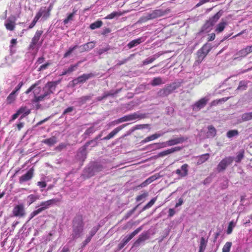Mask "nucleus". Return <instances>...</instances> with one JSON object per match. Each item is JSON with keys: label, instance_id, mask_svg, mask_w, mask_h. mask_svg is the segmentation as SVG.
Returning <instances> with one entry per match:
<instances>
[{"label": "nucleus", "instance_id": "ddd939ff", "mask_svg": "<svg viewBox=\"0 0 252 252\" xmlns=\"http://www.w3.org/2000/svg\"><path fill=\"white\" fill-rule=\"evenodd\" d=\"M181 149H182V148L181 147H175L174 148H172L171 149H169L166 150L165 151H163L162 152L159 153L156 156H155V157L156 158L163 157L167 156L170 154H172L174 152L179 151Z\"/></svg>", "mask_w": 252, "mask_h": 252}, {"label": "nucleus", "instance_id": "5701e85b", "mask_svg": "<svg viewBox=\"0 0 252 252\" xmlns=\"http://www.w3.org/2000/svg\"><path fill=\"white\" fill-rule=\"evenodd\" d=\"M141 229V227L137 228L131 234L126 235L124 238H123L122 241H123L125 244H126L133 237L137 234Z\"/></svg>", "mask_w": 252, "mask_h": 252}, {"label": "nucleus", "instance_id": "39448f33", "mask_svg": "<svg viewBox=\"0 0 252 252\" xmlns=\"http://www.w3.org/2000/svg\"><path fill=\"white\" fill-rule=\"evenodd\" d=\"M211 48V45L206 43L198 50L197 52V58L194 62V65H197L200 64L210 52Z\"/></svg>", "mask_w": 252, "mask_h": 252}, {"label": "nucleus", "instance_id": "473e14b6", "mask_svg": "<svg viewBox=\"0 0 252 252\" xmlns=\"http://www.w3.org/2000/svg\"><path fill=\"white\" fill-rule=\"evenodd\" d=\"M18 111H20V114L21 115L20 117V120L27 116L30 113V110L28 109L26 107H21Z\"/></svg>", "mask_w": 252, "mask_h": 252}, {"label": "nucleus", "instance_id": "f3484780", "mask_svg": "<svg viewBox=\"0 0 252 252\" xmlns=\"http://www.w3.org/2000/svg\"><path fill=\"white\" fill-rule=\"evenodd\" d=\"M42 33V31H37L36 32L34 36L32 39V42H31L29 46V48L30 49L33 50L34 48L35 45L37 44Z\"/></svg>", "mask_w": 252, "mask_h": 252}, {"label": "nucleus", "instance_id": "423d86ee", "mask_svg": "<svg viewBox=\"0 0 252 252\" xmlns=\"http://www.w3.org/2000/svg\"><path fill=\"white\" fill-rule=\"evenodd\" d=\"M165 11L161 9H156L150 13H148L146 15L142 16L140 18V21L141 22H145L149 20L154 19L161 16H162L165 14Z\"/></svg>", "mask_w": 252, "mask_h": 252}, {"label": "nucleus", "instance_id": "de8ad7c7", "mask_svg": "<svg viewBox=\"0 0 252 252\" xmlns=\"http://www.w3.org/2000/svg\"><path fill=\"white\" fill-rule=\"evenodd\" d=\"M247 88V83L245 81H241L240 82L239 86L237 89L238 90L244 91Z\"/></svg>", "mask_w": 252, "mask_h": 252}, {"label": "nucleus", "instance_id": "aec40b11", "mask_svg": "<svg viewBox=\"0 0 252 252\" xmlns=\"http://www.w3.org/2000/svg\"><path fill=\"white\" fill-rule=\"evenodd\" d=\"M189 165L187 164H183L181 169H178L175 171V173L180 177L183 178L187 176L188 174Z\"/></svg>", "mask_w": 252, "mask_h": 252}, {"label": "nucleus", "instance_id": "2eb2a0df", "mask_svg": "<svg viewBox=\"0 0 252 252\" xmlns=\"http://www.w3.org/2000/svg\"><path fill=\"white\" fill-rule=\"evenodd\" d=\"M16 18L14 16L9 17L5 21V26L6 29L9 31L14 30L15 27V21Z\"/></svg>", "mask_w": 252, "mask_h": 252}, {"label": "nucleus", "instance_id": "e433bc0d", "mask_svg": "<svg viewBox=\"0 0 252 252\" xmlns=\"http://www.w3.org/2000/svg\"><path fill=\"white\" fill-rule=\"evenodd\" d=\"M42 16V14L40 13H37L35 16L34 17L33 21L31 23V24L30 25L29 27V29H32L36 24L38 20L39 19V18Z\"/></svg>", "mask_w": 252, "mask_h": 252}, {"label": "nucleus", "instance_id": "680f3d73", "mask_svg": "<svg viewBox=\"0 0 252 252\" xmlns=\"http://www.w3.org/2000/svg\"><path fill=\"white\" fill-rule=\"evenodd\" d=\"M160 177H161V176L159 175V173H157L154 174V175L148 178V179L150 180V182L152 183L155 180L159 179Z\"/></svg>", "mask_w": 252, "mask_h": 252}, {"label": "nucleus", "instance_id": "f704fd0d", "mask_svg": "<svg viewBox=\"0 0 252 252\" xmlns=\"http://www.w3.org/2000/svg\"><path fill=\"white\" fill-rule=\"evenodd\" d=\"M102 25L103 22L101 20H97L95 22L92 23L90 26V28L91 30H95L96 29L99 28L102 26Z\"/></svg>", "mask_w": 252, "mask_h": 252}, {"label": "nucleus", "instance_id": "774afa93", "mask_svg": "<svg viewBox=\"0 0 252 252\" xmlns=\"http://www.w3.org/2000/svg\"><path fill=\"white\" fill-rule=\"evenodd\" d=\"M23 85V82H20L12 92H14L16 94L18 91L20 90V89L21 88Z\"/></svg>", "mask_w": 252, "mask_h": 252}, {"label": "nucleus", "instance_id": "7ed1b4c3", "mask_svg": "<svg viewBox=\"0 0 252 252\" xmlns=\"http://www.w3.org/2000/svg\"><path fill=\"white\" fill-rule=\"evenodd\" d=\"M59 201V200L58 199L53 198L46 201H43L41 202L40 204V207L37 209V210L33 211L30 214L29 220H32L33 217H34L36 215L41 213L42 211L50 208L52 205L55 204Z\"/></svg>", "mask_w": 252, "mask_h": 252}, {"label": "nucleus", "instance_id": "20e7f679", "mask_svg": "<svg viewBox=\"0 0 252 252\" xmlns=\"http://www.w3.org/2000/svg\"><path fill=\"white\" fill-rule=\"evenodd\" d=\"M221 10L219 11L214 16L210 18L202 26L200 32L207 33L212 29L215 23L218 21L222 14Z\"/></svg>", "mask_w": 252, "mask_h": 252}, {"label": "nucleus", "instance_id": "412c9836", "mask_svg": "<svg viewBox=\"0 0 252 252\" xmlns=\"http://www.w3.org/2000/svg\"><path fill=\"white\" fill-rule=\"evenodd\" d=\"M127 125V124H124L115 128L109 134L104 137L102 140H107L112 138L117 133H118L121 130L126 126Z\"/></svg>", "mask_w": 252, "mask_h": 252}, {"label": "nucleus", "instance_id": "9d476101", "mask_svg": "<svg viewBox=\"0 0 252 252\" xmlns=\"http://www.w3.org/2000/svg\"><path fill=\"white\" fill-rule=\"evenodd\" d=\"M94 76L92 73L89 74H83V75L78 77L72 80L73 85H76L80 83H83L87 80L93 77Z\"/></svg>", "mask_w": 252, "mask_h": 252}, {"label": "nucleus", "instance_id": "6e6552de", "mask_svg": "<svg viewBox=\"0 0 252 252\" xmlns=\"http://www.w3.org/2000/svg\"><path fill=\"white\" fill-rule=\"evenodd\" d=\"M234 160V157H227L222 159L217 166V169L219 172L223 171L226 169L227 167L231 165Z\"/></svg>", "mask_w": 252, "mask_h": 252}, {"label": "nucleus", "instance_id": "69168bd1", "mask_svg": "<svg viewBox=\"0 0 252 252\" xmlns=\"http://www.w3.org/2000/svg\"><path fill=\"white\" fill-rule=\"evenodd\" d=\"M150 183H151V182H150V180L148 178L144 182H143L142 183H141L139 185V187H140L141 188L145 187L148 185L150 184Z\"/></svg>", "mask_w": 252, "mask_h": 252}, {"label": "nucleus", "instance_id": "6ab92c4d", "mask_svg": "<svg viewBox=\"0 0 252 252\" xmlns=\"http://www.w3.org/2000/svg\"><path fill=\"white\" fill-rule=\"evenodd\" d=\"M188 139L187 137L184 136H180L179 137L174 138L168 140V146H172L179 144L183 143Z\"/></svg>", "mask_w": 252, "mask_h": 252}, {"label": "nucleus", "instance_id": "ea45409f", "mask_svg": "<svg viewBox=\"0 0 252 252\" xmlns=\"http://www.w3.org/2000/svg\"><path fill=\"white\" fill-rule=\"evenodd\" d=\"M158 57V55H155L153 57L147 58L143 62V65H146L153 63L157 58Z\"/></svg>", "mask_w": 252, "mask_h": 252}, {"label": "nucleus", "instance_id": "0e129e2a", "mask_svg": "<svg viewBox=\"0 0 252 252\" xmlns=\"http://www.w3.org/2000/svg\"><path fill=\"white\" fill-rule=\"evenodd\" d=\"M74 110V107L72 106L69 107L65 109L63 113V115H65L66 114L72 112Z\"/></svg>", "mask_w": 252, "mask_h": 252}, {"label": "nucleus", "instance_id": "a878e982", "mask_svg": "<svg viewBox=\"0 0 252 252\" xmlns=\"http://www.w3.org/2000/svg\"><path fill=\"white\" fill-rule=\"evenodd\" d=\"M42 142L48 146H51L57 142V138L55 136H52L49 138L44 139Z\"/></svg>", "mask_w": 252, "mask_h": 252}, {"label": "nucleus", "instance_id": "3c124183", "mask_svg": "<svg viewBox=\"0 0 252 252\" xmlns=\"http://www.w3.org/2000/svg\"><path fill=\"white\" fill-rule=\"evenodd\" d=\"M232 246V243L230 242H226L222 248V252H229Z\"/></svg>", "mask_w": 252, "mask_h": 252}, {"label": "nucleus", "instance_id": "052dcab7", "mask_svg": "<svg viewBox=\"0 0 252 252\" xmlns=\"http://www.w3.org/2000/svg\"><path fill=\"white\" fill-rule=\"evenodd\" d=\"M120 91V90H118L116 91L111 90L109 92L105 93V94L106 95H107V97L108 96H114V95L117 94Z\"/></svg>", "mask_w": 252, "mask_h": 252}, {"label": "nucleus", "instance_id": "6e6d98bb", "mask_svg": "<svg viewBox=\"0 0 252 252\" xmlns=\"http://www.w3.org/2000/svg\"><path fill=\"white\" fill-rule=\"evenodd\" d=\"M97 130L96 128L94 127V126H92L89 128H88L85 132L84 134L87 135H89L94 132Z\"/></svg>", "mask_w": 252, "mask_h": 252}, {"label": "nucleus", "instance_id": "49530a36", "mask_svg": "<svg viewBox=\"0 0 252 252\" xmlns=\"http://www.w3.org/2000/svg\"><path fill=\"white\" fill-rule=\"evenodd\" d=\"M148 192H144V193L137 196L136 198V200L137 202L141 201L142 202H143L145 201L146 197L148 196Z\"/></svg>", "mask_w": 252, "mask_h": 252}, {"label": "nucleus", "instance_id": "79ce46f5", "mask_svg": "<svg viewBox=\"0 0 252 252\" xmlns=\"http://www.w3.org/2000/svg\"><path fill=\"white\" fill-rule=\"evenodd\" d=\"M79 46L77 45H76L73 47H69L68 50L63 55V58H66L68 57L73 52L74 50H75Z\"/></svg>", "mask_w": 252, "mask_h": 252}, {"label": "nucleus", "instance_id": "338daca9", "mask_svg": "<svg viewBox=\"0 0 252 252\" xmlns=\"http://www.w3.org/2000/svg\"><path fill=\"white\" fill-rule=\"evenodd\" d=\"M92 238L90 236H87L85 241L82 243V247H85L91 240Z\"/></svg>", "mask_w": 252, "mask_h": 252}, {"label": "nucleus", "instance_id": "a18cd8bd", "mask_svg": "<svg viewBox=\"0 0 252 252\" xmlns=\"http://www.w3.org/2000/svg\"><path fill=\"white\" fill-rule=\"evenodd\" d=\"M15 94H16L13 92H12L9 94V95L8 96L6 99V101L8 103L10 104L14 101L16 97Z\"/></svg>", "mask_w": 252, "mask_h": 252}, {"label": "nucleus", "instance_id": "7c9ffc66", "mask_svg": "<svg viewBox=\"0 0 252 252\" xmlns=\"http://www.w3.org/2000/svg\"><path fill=\"white\" fill-rule=\"evenodd\" d=\"M209 156L210 155L209 154H205L199 156L197 161V164L198 165L202 164L203 163H204V162L208 160V159L209 158Z\"/></svg>", "mask_w": 252, "mask_h": 252}, {"label": "nucleus", "instance_id": "a211bd4d", "mask_svg": "<svg viewBox=\"0 0 252 252\" xmlns=\"http://www.w3.org/2000/svg\"><path fill=\"white\" fill-rule=\"evenodd\" d=\"M149 235L148 232H143L141 233L138 237L137 240L134 243L133 247H138L140 244L144 243V242L149 239Z\"/></svg>", "mask_w": 252, "mask_h": 252}, {"label": "nucleus", "instance_id": "5fc2aeb1", "mask_svg": "<svg viewBox=\"0 0 252 252\" xmlns=\"http://www.w3.org/2000/svg\"><path fill=\"white\" fill-rule=\"evenodd\" d=\"M99 228V225L93 227L90 232V234H89V236L92 238L95 234V233L97 232V231L98 230Z\"/></svg>", "mask_w": 252, "mask_h": 252}, {"label": "nucleus", "instance_id": "0eeeda50", "mask_svg": "<svg viewBox=\"0 0 252 252\" xmlns=\"http://www.w3.org/2000/svg\"><path fill=\"white\" fill-rule=\"evenodd\" d=\"M179 83H173L169 86L160 90L158 92V95L160 96H166L171 94L174 90L179 88Z\"/></svg>", "mask_w": 252, "mask_h": 252}, {"label": "nucleus", "instance_id": "864d4df0", "mask_svg": "<svg viewBox=\"0 0 252 252\" xmlns=\"http://www.w3.org/2000/svg\"><path fill=\"white\" fill-rule=\"evenodd\" d=\"M81 63V62H79L77 63L74 65H72L70 66L68 68L66 69L67 72L68 73H70L74 71H75L77 68L78 67L79 63Z\"/></svg>", "mask_w": 252, "mask_h": 252}, {"label": "nucleus", "instance_id": "13d9d810", "mask_svg": "<svg viewBox=\"0 0 252 252\" xmlns=\"http://www.w3.org/2000/svg\"><path fill=\"white\" fill-rule=\"evenodd\" d=\"M167 143H168V141H167L166 142H161V143H155L154 145L157 146V149H160V148H165V147L168 146V144Z\"/></svg>", "mask_w": 252, "mask_h": 252}, {"label": "nucleus", "instance_id": "58836bf2", "mask_svg": "<svg viewBox=\"0 0 252 252\" xmlns=\"http://www.w3.org/2000/svg\"><path fill=\"white\" fill-rule=\"evenodd\" d=\"M241 119L243 121H248L252 119V111L251 112L245 113L241 115Z\"/></svg>", "mask_w": 252, "mask_h": 252}, {"label": "nucleus", "instance_id": "f8f14e48", "mask_svg": "<svg viewBox=\"0 0 252 252\" xmlns=\"http://www.w3.org/2000/svg\"><path fill=\"white\" fill-rule=\"evenodd\" d=\"M209 99L206 97L202 98L199 100L195 102L192 106L193 110L195 111L200 110L201 109L205 107Z\"/></svg>", "mask_w": 252, "mask_h": 252}, {"label": "nucleus", "instance_id": "c9c22d12", "mask_svg": "<svg viewBox=\"0 0 252 252\" xmlns=\"http://www.w3.org/2000/svg\"><path fill=\"white\" fill-rule=\"evenodd\" d=\"M247 55V54L244 49H243L238 51L234 57V60H238L240 58H244Z\"/></svg>", "mask_w": 252, "mask_h": 252}, {"label": "nucleus", "instance_id": "4be33fe9", "mask_svg": "<svg viewBox=\"0 0 252 252\" xmlns=\"http://www.w3.org/2000/svg\"><path fill=\"white\" fill-rule=\"evenodd\" d=\"M95 46V42L91 41L83 45L80 46L79 47L80 48V51L81 52H83L85 51H88L94 48Z\"/></svg>", "mask_w": 252, "mask_h": 252}, {"label": "nucleus", "instance_id": "37998d69", "mask_svg": "<svg viewBox=\"0 0 252 252\" xmlns=\"http://www.w3.org/2000/svg\"><path fill=\"white\" fill-rule=\"evenodd\" d=\"M156 200L157 197H155L152 199L149 202H148L145 206L143 207V208L142 209V211H144L151 208L154 204Z\"/></svg>", "mask_w": 252, "mask_h": 252}, {"label": "nucleus", "instance_id": "f03ea898", "mask_svg": "<svg viewBox=\"0 0 252 252\" xmlns=\"http://www.w3.org/2000/svg\"><path fill=\"white\" fill-rule=\"evenodd\" d=\"M84 223L81 216H76L73 220L72 237L73 239L81 237L83 234Z\"/></svg>", "mask_w": 252, "mask_h": 252}, {"label": "nucleus", "instance_id": "dca6fc26", "mask_svg": "<svg viewBox=\"0 0 252 252\" xmlns=\"http://www.w3.org/2000/svg\"><path fill=\"white\" fill-rule=\"evenodd\" d=\"M128 121H134L135 120H141L146 118L145 114H142L139 112H136L127 115H126Z\"/></svg>", "mask_w": 252, "mask_h": 252}, {"label": "nucleus", "instance_id": "09e8293b", "mask_svg": "<svg viewBox=\"0 0 252 252\" xmlns=\"http://www.w3.org/2000/svg\"><path fill=\"white\" fill-rule=\"evenodd\" d=\"M38 13H40L42 14L41 17H42L45 20L47 19L50 15L49 11H46L45 8L44 9H41Z\"/></svg>", "mask_w": 252, "mask_h": 252}, {"label": "nucleus", "instance_id": "bb28decb", "mask_svg": "<svg viewBox=\"0 0 252 252\" xmlns=\"http://www.w3.org/2000/svg\"><path fill=\"white\" fill-rule=\"evenodd\" d=\"M143 42L142 38H139L136 39H134L130 42H129L127 46L128 47L129 49L132 48L137 45H139L141 43Z\"/></svg>", "mask_w": 252, "mask_h": 252}, {"label": "nucleus", "instance_id": "cd10ccee", "mask_svg": "<svg viewBox=\"0 0 252 252\" xmlns=\"http://www.w3.org/2000/svg\"><path fill=\"white\" fill-rule=\"evenodd\" d=\"M208 131L206 133L207 138H213L216 134V129L212 126H208Z\"/></svg>", "mask_w": 252, "mask_h": 252}, {"label": "nucleus", "instance_id": "c03bdc74", "mask_svg": "<svg viewBox=\"0 0 252 252\" xmlns=\"http://www.w3.org/2000/svg\"><path fill=\"white\" fill-rule=\"evenodd\" d=\"M244 157V151L239 152L237 156L234 158V160L237 163L240 162Z\"/></svg>", "mask_w": 252, "mask_h": 252}, {"label": "nucleus", "instance_id": "603ef678", "mask_svg": "<svg viewBox=\"0 0 252 252\" xmlns=\"http://www.w3.org/2000/svg\"><path fill=\"white\" fill-rule=\"evenodd\" d=\"M235 226V222L232 220L229 223L227 230V233L230 234L232 233L233 228Z\"/></svg>", "mask_w": 252, "mask_h": 252}, {"label": "nucleus", "instance_id": "e2e57ef3", "mask_svg": "<svg viewBox=\"0 0 252 252\" xmlns=\"http://www.w3.org/2000/svg\"><path fill=\"white\" fill-rule=\"evenodd\" d=\"M110 48L109 46H107L105 48L100 49L97 52L98 54L100 55L102 54L103 53H104V52L108 51L110 49Z\"/></svg>", "mask_w": 252, "mask_h": 252}, {"label": "nucleus", "instance_id": "a19ab883", "mask_svg": "<svg viewBox=\"0 0 252 252\" xmlns=\"http://www.w3.org/2000/svg\"><path fill=\"white\" fill-rule=\"evenodd\" d=\"M239 134L238 131L236 129L230 130L227 131L226 136L228 138H231Z\"/></svg>", "mask_w": 252, "mask_h": 252}, {"label": "nucleus", "instance_id": "c85d7f7f", "mask_svg": "<svg viewBox=\"0 0 252 252\" xmlns=\"http://www.w3.org/2000/svg\"><path fill=\"white\" fill-rule=\"evenodd\" d=\"M164 83L161 77H158L154 78L150 84L152 86H156L163 84Z\"/></svg>", "mask_w": 252, "mask_h": 252}, {"label": "nucleus", "instance_id": "b1692460", "mask_svg": "<svg viewBox=\"0 0 252 252\" xmlns=\"http://www.w3.org/2000/svg\"><path fill=\"white\" fill-rule=\"evenodd\" d=\"M164 132H161V133H156L154 134H152V135L145 138L144 140H143L141 141V143L142 144H144V143L148 142L149 141L158 139V138L162 136L164 134Z\"/></svg>", "mask_w": 252, "mask_h": 252}, {"label": "nucleus", "instance_id": "393cba45", "mask_svg": "<svg viewBox=\"0 0 252 252\" xmlns=\"http://www.w3.org/2000/svg\"><path fill=\"white\" fill-rule=\"evenodd\" d=\"M93 94H89L85 96H83L77 99L76 102L78 103L79 106H82L85 104L87 101L91 99Z\"/></svg>", "mask_w": 252, "mask_h": 252}, {"label": "nucleus", "instance_id": "4c0bfd02", "mask_svg": "<svg viewBox=\"0 0 252 252\" xmlns=\"http://www.w3.org/2000/svg\"><path fill=\"white\" fill-rule=\"evenodd\" d=\"M228 97H223L220 99L214 100L211 102V105L212 106H216L220 103H222L225 102L228 99Z\"/></svg>", "mask_w": 252, "mask_h": 252}, {"label": "nucleus", "instance_id": "f257e3e1", "mask_svg": "<svg viewBox=\"0 0 252 252\" xmlns=\"http://www.w3.org/2000/svg\"><path fill=\"white\" fill-rule=\"evenodd\" d=\"M61 81L58 80L56 81L48 82L47 83L43 88V94L37 96V94L41 90L40 87H37V84H34L29 88L26 92V94H29L32 91L33 92L34 94V101L35 102H39L43 101L52 94H53L56 90L57 86L60 84Z\"/></svg>", "mask_w": 252, "mask_h": 252}, {"label": "nucleus", "instance_id": "1a4fd4ad", "mask_svg": "<svg viewBox=\"0 0 252 252\" xmlns=\"http://www.w3.org/2000/svg\"><path fill=\"white\" fill-rule=\"evenodd\" d=\"M95 142V141L91 140L86 143V144L82 147H81L79 150L77 154V158L79 160L81 161H84L85 159L86 158L87 153H86V149L88 146L93 143Z\"/></svg>", "mask_w": 252, "mask_h": 252}, {"label": "nucleus", "instance_id": "9b49d317", "mask_svg": "<svg viewBox=\"0 0 252 252\" xmlns=\"http://www.w3.org/2000/svg\"><path fill=\"white\" fill-rule=\"evenodd\" d=\"M14 216L23 217L25 215V210L23 204L16 205L12 211Z\"/></svg>", "mask_w": 252, "mask_h": 252}, {"label": "nucleus", "instance_id": "2f4dec72", "mask_svg": "<svg viewBox=\"0 0 252 252\" xmlns=\"http://www.w3.org/2000/svg\"><path fill=\"white\" fill-rule=\"evenodd\" d=\"M76 10H73V12L70 13L67 17L64 19L63 23L64 25L68 24L69 22L73 21L74 20V17L75 14Z\"/></svg>", "mask_w": 252, "mask_h": 252}, {"label": "nucleus", "instance_id": "4d7b16f0", "mask_svg": "<svg viewBox=\"0 0 252 252\" xmlns=\"http://www.w3.org/2000/svg\"><path fill=\"white\" fill-rule=\"evenodd\" d=\"M206 247V244L205 239L203 237H202L200 240V244L199 246V251L200 252H203Z\"/></svg>", "mask_w": 252, "mask_h": 252}, {"label": "nucleus", "instance_id": "c756f323", "mask_svg": "<svg viewBox=\"0 0 252 252\" xmlns=\"http://www.w3.org/2000/svg\"><path fill=\"white\" fill-rule=\"evenodd\" d=\"M40 198L39 195L30 194L27 197V202L29 205H31Z\"/></svg>", "mask_w": 252, "mask_h": 252}, {"label": "nucleus", "instance_id": "72a5a7b5", "mask_svg": "<svg viewBox=\"0 0 252 252\" xmlns=\"http://www.w3.org/2000/svg\"><path fill=\"white\" fill-rule=\"evenodd\" d=\"M226 25H227V23L225 22H222L220 23L216 26V28L215 29V32L217 33H220V32H222Z\"/></svg>", "mask_w": 252, "mask_h": 252}, {"label": "nucleus", "instance_id": "bf43d9fd", "mask_svg": "<svg viewBox=\"0 0 252 252\" xmlns=\"http://www.w3.org/2000/svg\"><path fill=\"white\" fill-rule=\"evenodd\" d=\"M51 64V63L50 62H47L45 64H43L41 65L38 69V71L44 70L46 69H47L49 66H50Z\"/></svg>", "mask_w": 252, "mask_h": 252}, {"label": "nucleus", "instance_id": "8fccbe9b", "mask_svg": "<svg viewBox=\"0 0 252 252\" xmlns=\"http://www.w3.org/2000/svg\"><path fill=\"white\" fill-rule=\"evenodd\" d=\"M122 14L120 12H118L117 11H114L110 13V14H108L106 17V19H112L116 17L121 16Z\"/></svg>", "mask_w": 252, "mask_h": 252}, {"label": "nucleus", "instance_id": "4468645a", "mask_svg": "<svg viewBox=\"0 0 252 252\" xmlns=\"http://www.w3.org/2000/svg\"><path fill=\"white\" fill-rule=\"evenodd\" d=\"M33 176V169L32 168L29 170L26 173L23 175L19 178V182L22 184L24 182L31 180Z\"/></svg>", "mask_w": 252, "mask_h": 252}]
</instances>
